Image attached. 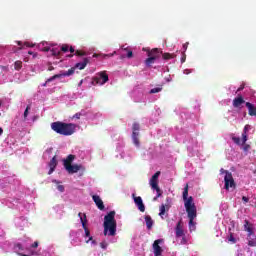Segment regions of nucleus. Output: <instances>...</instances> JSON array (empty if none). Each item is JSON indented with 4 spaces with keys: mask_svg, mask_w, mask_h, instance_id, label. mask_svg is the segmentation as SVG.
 <instances>
[{
    "mask_svg": "<svg viewBox=\"0 0 256 256\" xmlns=\"http://www.w3.org/2000/svg\"><path fill=\"white\" fill-rule=\"evenodd\" d=\"M28 55H33V51H29V52H28Z\"/></svg>",
    "mask_w": 256,
    "mask_h": 256,
    "instance_id": "obj_58",
    "label": "nucleus"
},
{
    "mask_svg": "<svg viewBox=\"0 0 256 256\" xmlns=\"http://www.w3.org/2000/svg\"><path fill=\"white\" fill-rule=\"evenodd\" d=\"M81 224L85 231L86 237H91V232L89 231V228H87V214H84V219L81 218Z\"/></svg>",
    "mask_w": 256,
    "mask_h": 256,
    "instance_id": "obj_15",
    "label": "nucleus"
},
{
    "mask_svg": "<svg viewBox=\"0 0 256 256\" xmlns=\"http://www.w3.org/2000/svg\"><path fill=\"white\" fill-rule=\"evenodd\" d=\"M17 45H19V47L17 48V51H22V49H24L23 46H25V45H24V43H22L21 41H18V42H17Z\"/></svg>",
    "mask_w": 256,
    "mask_h": 256,
    "instance_id": "obj_38",
    "label": "nucleus"
},
{
    "mask_svg": "<svg viewBox=\"0 0 256 256\" xmlns=\"http://www.w3.org/2000/svg\"><path fill=\"white\" fill-rule=\"evenodd\" d=\"M42 87H47V82H45V83L42 85Z\"/></svg>",
    "mask_w": 256,
    "mask_h": 256,
    "instance_id": "obj_59",
    "label": "nucleus"
},
{
    "mask_svg": "<svg viewBox=\"0 0 256 256\" xmlns=\"http://www.w3.org/2000/svg\"><path fill=\"white\" fill-rule=\"evenodd\" d=\"M68 57H73V54L68 55Z\"/></svg>",
    "mask_w": 256,
    "mask_h": 256,
    "instance_id": "obj_60",
    "label": "nucleus"
},
{
    "mask_svg": "<svg viewBox=\"0 0 256 256\" xmlns=\"http://www.w3.org/2000/svg\"><path fill=\"white\" fill-rule=\"evenodd\" d=\"M185 73H186V75H189V73H191V71L185 70Z\"/></svg>",
    "mask_w": 256,
    "mask_h": 256,
    "instance_id": "obj_56",
    "label": "nucleus"
},
{
    "mask_svg": "<svg viewBox=\"0 0 256 256\" xmlns=\"http://www.w3.org/2000/svg\"><path fill=\"white\" fill-rule=\"evenodd\" d=\"M32 249H37V247H39V242L35 241L32 245H31Z\"/></svg>",
    "mask_w": 256,
    "mask_h": 256,
    "instance_id": "obj_44",
    "label": "nucleus"
},
{
    "mask_svg": "<svg viewBox=\"0 0 256 256\" xmlns=\"http://www.w3.org/2000/svg\"><path fill=\"white\" fill-rule=\"evenodd\" d=\"M42 51H44V53H49V51H51V47H44Z\"/></svg>",
    "mask_w": 256,
    "mask_h": 256,
    "instance_id": "obj_46",
    "label": "nucleus"
},
{
    "mask_svg": "<svg viewBox=\"0 0 256 256\" xmlns=\"http://www.w3.org/2000/svg\"><path fill=\"white\" fill-rule=\"evenodd\" d=\"M50 52L52 57H59V55H61V51L57 48L50 49Z\"/></svg>",
    "mask_w": 256,
    "mask_h": 256,
    "instance_id": "obj_29",
    "label": "nucleus"
},
{
    "mask_svg": "<svg viewBox=\"0 0 256 256\" xmlns=\"http://www.w3.org/2000/svg\"><path fill=\"white\" fill-rule=\"evenodd\" d=\"M249 129H251V126L249 124L244 126V130L242 133V145H245V143H247V131H249Z\"/></svg>",
    "mask_w": 256,
    "mask_h": 256,
    "instance_id": "obj_20",
    "label": "nucleus"
},
{
    "mask_svg": "<svg viewBox=\"0 0 256 256\" xmlns=\"http://www.w3.org/2000/svg\"><path fill=\"white\" fill-rule=\"evenodd\" d=\"M93 57H97V54H94Z\"/></svg>",
    "mask_w": 256,
    "mask_h": 256,
    "instance_id": "obj_62",
    "label": "nucleus"
},
{
    "mask_svg": "<svg viewBox=\"0 0 256 256\" xmlns=\"http://www.w3.org/2000/svg\"><path fill=\"white\" fill-rule=\"evenodd\" d=\"M66 171L70 174V175H73V173H79V171H85V168L83 165L81 164H70V165H67L65 167Z\"/></svg>",
    "mask_w": 256,
    "mask_h": 256,
    "instance_id": "obj_7",
    "label": "nucleus"
},
{
    "mask_svg": "<svg viewBox=\"0 0 256 256\" xmlns=\"http://www.w3.org/2000/svg\"><path fill=\"white\" fill-rule=\"evenodd\" d=\"M109 81V75H107V72L103 71L99 73V77L94 78V83L96 85H105Z\"/></svg>",
    "mask_w": 256,
    "mask_h": 256,
    "instance_id": "obj_8",
    "label": "nucleus"
},
{
    "mask_svg": "<svg viewBox=\"0 0 256 256\" xmlns=\"http://www.w3.org/2000/svg\"><path fill=\"white\" fill-rule=\"evenodd\" d=\"M31 110V106L28 105L24 111V121H27V117H29V111Z\"/></svg>",
    "mask_w": 256,
    "mask_h": 256,
    "instance_id": "obj_33",
    "label": "nucleus"
},
{
    "mask_svg": "<svg viewBox=\"0 0 256 256\" xmlns=\"http://www.w3.org/2000/svg\"><path fill=\"white\" fill-rule=\"evenodd\" d=\"M70 53H75V48H73V46H71L70 48H68Z\"/></svg>",
    "mask_w": 256,
    "mask_h": 256,
    "instance_id": "obj_51",
    "label": "nucleus"
},
{
    "mask_svg": "<svg viewBox=\"0 0 256 256\" xmlns=\"http://www.w3.org/2000/svg\"><path fill=\"white\" fill-rule=\"evenodd\" d=\"M52 131L58 133V135H64V137H69L75 133L77 125L73 123H65L61 121L53 122L51 124Z\"/></svg>",
    "mask_w": 256,
    "mask_h": 256,
    "instance_id": "obj_2",
    "label": "nucleus"
},
{
    "mask_svg": "<svg viewBox=\"0 0 256 256\" xmlns=\"http://www.w3.org/2000/svg\"><path fill=\"white\" fill-rule=\"evenodd\" d=\"M14 247H15V249H19V251H23V244L22 243H16L15 245H14Z\"/></svg>",
    "mask_w": 256,
    "mask_h": 256,
    "instance_id": "obj_37",
    "label": "nucleus"
},
{
    "mask_svg": "<svg viewBox=\"0 0 256 256\" xmlns=\"http://www.w3.org/2000/svg\"><path fill=\"white\" fill-rule=\"evenodd\" d=\"M3 134V129L0 127V136Z\"/></svg>",
    "mask_w": 256,
    "mask_h": 256,
    "instance_id": "obj_57",
    "label": "nucleus"
},
{
    "mask_svg": "<svg viewBox=\"0 0 256 256\" xmlns=\"http://www.w3.org/2000/svg\"><path fill=\"white\" fill-rule=\"evenodd\" d=\"M224 189L229 191V187L235 189V179H233V174L231 172H227V175L224 177Z\"/></svg>",
    "mask_w": 256,
    "mask_h": 256,
    "instance_id": "obj_6",
    "label": "nucleus"
},
{
    "mask_svg": "<svg viewBox=\"0 0 256 256\" xmlns=\"http://www.w3.org/2000/svg\"><path fill=\"white\" fill-rule=\"evenodd\" d=\"M148 57H152L154 59H160L161 55H163V51L158 48H153L152 50L147 52Z\"/></svg>",
    "mask_w": 256,
    "mask_h": 256,
    "instance_id": "obj_10",
    "label": "nucleus"
},
{
    "mask_svg": "<svg viewBox=\"0 0 256 256\" xmlns=\"http://www.w3.org/2000/svg\"><path fill=\"white\" fill-rule=\"evenodd\" d=\"M126 57H128V59H131V57H133V51L129 50L126 54Z\"/></svg>",
    "mask_w": 256,
    "mask_h": 256,
    "instance_id": "obj_43",
    "label": "nucleus"
},
{
    "mask_svg": "<svg viewBox=\"0 0 256 256\" xmlns=\"http://www.w3.org/2000/svg\"><path fill=\"white\" fill-rule=\"evenodd\" d=\"M89 64V58H84V60L82 62H78L75 65V69H80V71H83V69H85L87 67V65Z\"/></svg>",
    "mask_w": 256,
    "mask_h": 256,
    "instance_id": "obj_18",
    "label": "nucleus"
},
{
    "mask_svg": "<svg viewBox=\"0 0 256 256\" xmlns=\"http://www.w3.org/2000/svg\"><path fill=\"white\" fill-rule=\"evenodd\" d=\"M166 209H167V211H169V206H167L165 204H162L160 206V213H159L160 217H163V215H165Z\"/></svg>",
    "mask_w": 256,
    "mask_h": 256,
    "instance_id": "obj_27",
    "label": "nucleus"
},
{
    "mask_svg": "<svg viewBox=\"0 0 256 256\" xmlns=\"http://www.w3.org/2000/svg\"><path fill=\"white\" fill-rule=\"evenodd\" d=\"M89 241H93V236H89V239L86 241V243H89Z\"/></svg>",
    "mask_w": 256,
    "mask_h": 256,
    "instance_id": "obj_54",
    "label": "nucleus"
},
{
    "mask_svg": "<svg viewBox=\"0 0 256 256\" xmlns=\"http://www.w3.org/2000/svg\"><path fill=\"white\" fill-rule=\"evenodd\" d=\"M242 201H244V203H249V198H247V196H243Z\"/></svg>",
    "mask_w": 256,
    "mask_h": 256,
    "instance_id": "obj_49",
    "label": "nucleus"
},
{
    "mask_svg": "<svg viewBox=\"0 0 256 256\" xmlns=\"http://www.w3.org/2000/svg\"><path fill=\"white\" fill-rule=\"evenodd\" d=\"M228 241L233 244L237 243V239H235V236H233V232H231V228H229Z\"/></svg>",
    "mask_w": 256,
    "mask_h": 256,
    "instance_id": "obj_28",
    "label": "nucleus"
},
{
    "mask_svg": "<svg viewBox=\"0 0 256 256\" xmlns=\"http://www.w3.org/2000/svg\"><path fill=\"white\" fill-rule=\"evenodd\" d=\"M133 197L134 203L135 205H137L139 211H141V213H145V204H143V199L141 198V196L135 197V194H133Z\"/></svg>",
    "mask_w": 256,
    "mask_h": 256,
    "instance_id": "obj_11",
    "label": "nucleus"
},
{
    "mask_svg": "<svg viewBox=\"0 0 256 256\" xmlns=\"http://www.w3.org/2000/svg\"><path fill=\"white\" fill-rule=\"evenodd\" d=\"M78 217H80V221H81V219H83L85 221V214L79 212Z\"/></svg>",
    "mask_w": 256,
    "mask_h": 256,
    "instance_id": "obj_47",
    "label": "nucleus"
},
{
    "mask_svg": "<svg viewBox=\"0 0 256 256\" xmlns=\"http://www.w3.org/2000/svg\"><path fill=\"white\" fill-rule=\"evenodd\" d=\"M242 145H244V147H243V151H248L249 149H251V145H249V144H242Z\"/></svg>",
    "mask_w": 256,
    "mask_h": 256,
    "instance_id": "obj_41",
    "label": "nucleus"
},
{
    "mask_svg": "<svg viewBox=\"0 0 256 256\" xmlns=\"http://www.w3.org/2000/svg\"><path fill=\"white\" fill-rule=\"evenodd\" d=\"M160 243H163L162 239L155 240L153 243L154 255L155 256H163V248L159 246Z\"/></svg>",
    "mask_w": 256,
    "mask_h": 256,
    "instance_id": "obj_9",
    "label": "nucleus"
},
{
    "mask_svg": "<svg viewBox=\"0 0 256 256\" xmlns=\"http://www.w3.org/2000/svg\"><path fill=\"white\" fill-rule=\"evenodd\" d=\"M24 47H35V44L30 42H24Z\"/></svg>",
    "mask_w": 256,
    "mask_h": 256,
    "instance_id": "obj_42",
    "label": "nucleus"
},
{
    "mask_svg": "<svg viewBox=\"0 0 256 256\" xmlns=\"http://www.w3.org/2000/svg\"><path fill=\"white\" fill-rule=\"evenodd\" d=\"M246 107L248 109V114L250 117H256V106L250 102H246Z\"/></svg>",
    "mask_w": 256,
    "mask_h": 256,
    "instance_id": "obj_16",
    "label": "nucleus"
},
{
    "mask_svg": "<svg viewBox=\"0 0 256 256\" xmlns=\"http://www.w3.org/2000/svg\"><path fill=\"white\" fill-rule=\"evenodd\" d=\"M187 47H189V42H186L185 44H183L184 51H186Z\"/></svg>",
    "mask_w": 256,
    "mask_h": 256,
    "instance_id": "obj_50",
    "label": "nucleus"
},
{
    "mask_svg": "<svg viewBox=\"0 0 256 256\" xmlns=\"http://www.w3.org/2000/svg\"><path fill=\"white\" fill-rule=\"evenodd\" d=\"M232 141H234L236 145H243V143H241V138L239 137H232Z\"/></svg>",
    "mask_w": 256,
    "mask_h": 256,
    "instance_id": "obj_34",
    "label": "nucleus"
},
{
    "mask_svg": "<svg viewBox=\"0 0 256 256\" xmlns=\"http://www.w3.org/2000/svg\"><path fill=\"white\" fill-rule=\"evenodd\" d=\"M227 173H229L228 170H225V169H223V168L220 169V174H221V175H223V174L227 175Z\"/></svg>",
    "mask_w": 256,
    "mask_h": 256,
    "instance_id": "obj_45",
    "label": "nucleus"
},
{
    "mask_svg": "<svg viewBox=\"0 0 256 256\" xmlns=\"http://www.w3.org/2000/svg\"><path fill=\"white\" fill-rule=\"evenodd\" d=\"M243 89H245V86H240L237 91H243Z\"/></svg>",
    "mask_w": 256,
    "mask_h": 256,
    "instance_id": "obj_53",
    "label": "nucleus"
},
{
    "mask_svg": "<svg viewBox=\"0 0 256 256\" xmlns=\"http://www.w3.org/2000/svg\"><path fill=\"white\" fill-rule=\"evenodd\" d=\"M75 161V155L69 154L67 158L64 160V169L67 167V165H71Z\"/></svg>",
    "mask_w": 256,
    "mask_h": 256,
    "instance_id": "obj_21",
    "label": "nucleus"
},
{
    "mask_svg": "<svg viewBox=\"0 0 256 256\" xmlns=\"http://www.w3.org/2000/svg\"><path fill=\"white\" fill-rule=\"evenodd\" d=\"M244 230L247 231L248 234L253 233V227L251 223H249V220L244 221Z\"/></svg>",
    "mask_w": 256,
    "mask_h": 256,
    "instance_id": "obj_22",
    "label": "nucleus"
},
{
    "mask_svg": "<svg viewBox=\"0 0 256 256\" xmlns=\"http://www.w3.org/2000/svg\"><path fill=\"white\" fill-rule=\"evenodd\" d=\"M155 61H157L155 58L148 56V58L145 60V65L147 67H151V65H153V63H155Z\"/></svg>",
    "mask_w": 256,
    "mask_h": 256,
    "instance_id": "obj_25",
    "label": "nucleus"
},
{
    "mask_svg": "<svg viewBox=\"0 0 256 256\" xmlns=\"http://www.w3.org/2000/svg\"><path fill=\"white\" fill-rule=\"evenodd\" d=\"M57 189H58V191H60V193H63V192L65 191V186H63V185H58V186H57Z\"/></svg>",
    "mask_w": 256,
    "mask_h": 256,
    "instance_id": "obj_40",
    "label": "nucleus"
},
{
    "mask_svg": "<svg viewBox=\"0 0 256 256\" xmlns=\"http://www.w3.org/2000/svg\"><path fill=\"white\" fill-rule=\"evenodd\" d=\"M55 79H61V75L60 74H55L54 76L48 78L46 80V83H51V81H55Z\"/></svg>",
    "mask_w": 256,
    "mask_h": 256,
    "instance_id": "obj_32",
    "label": "nucleus"
},
{
    "mask_svg": "<svg viewBox=\"0 0 256 256\" xmlns=\"http://www.w3.org/2000/svg\"><path fill=\"white\" fill-rule=\"evenodd\" d=\"M161 91H163V87L160 86V87L151 89L149 93L150 95H153L155 93H161Z\"/></svg>",
    "mask_w": 256,
    "mask_h": 256,
    "instance_id": "obj_31",
    "label": "nucleus"
},
{
    "mask_svg": "<svg viewBox=\"0 0 256 256\" xmlns=\"http://www.w3.org/2000/svg\"><path fill=\"white\" fill-rule=\"evenodd\" d=\"M145 221H146L147 229H152L153 228V218H151V216L147 215V216H145Z\"/></svg>",
    "mask_w": 256,
    "mask_h": 256,
    "instance_id": "obj_23",
    "label": "nucleus"
},
{
    "mask_svg": "<svg viewBox=\"0 0 256 256\" xmlns=\"http://www.w3.org/2000/svg\"><path fill=\"white\" fill-rule=\"evenodd\" d=\"M49 167H50V170L48 172V175H51L55 169L57 168V156H54L50 162H49Z\"/></svg>",
    "mask_w": 256,
    "mask_h": 256,
    "instance_id": "obj_17",
    "label": "nucleus"
},
{
    "mask_svg": "<svg viewBox=\"0 0 256 256\" xmlns=\"http://www.w3.org/2000/svg\"><path fill=\"white\" fill-rule=\"evenodd\" d=\"M74 73H75V67H72L68 71L60 73V75L61 77H71V75H73Z\"/></svg>",
    "mask_w": 256,
    "mask_h": 256,
    "instance_id": "obj_24",
    "label": "nucleus"
},
{
    "mask_svg": "<svg viewBox=\"0 0 256 256\" xmlns=\"http://www.w3.org/2000/svg\"><path fill=\"white\" fill-rule=\"evenodd\" d=\"M161 175V171H157L150 179L149 185L153 189V191H156L157 197L154 198V201H157L158 197H161L162 192L161 188H159V176Z\"/></svg>",
    "mask_w": 256,
    "mask_h": 256,
    "instance_id": "obj_4",
    "label": "nucleus"
},
{
    "mask_svg": "<svg viewBox=\"0 0 256 256\" xmlns=\"http://www.w3.org/2000/svg\"><path fill=\"white\" fill-rule=\"evenodd\" d=\"M54 70H55V67H53L52 65H49L48 71H54Z\"/></svg>",
    "mask_w": 256,
    "mask_h": 256,
    "instance_id": "obj_52",
    "label": "nucleus"
},
{
    "mask_svg": "<svg viewBox=\"0 0 256 256\" xmlns=\"http://www.w3.org/2000/svg\"><path fill=\"white\" fill-rule=\"evenodd\" d=\"M100 247L102 249H107V243H105V242L100 243Z\"/></svg>",
    "mask_w": 256,
    "mask_h": 256,
    "instance_id": "obj_48",
    "label": "nucleus"
},
{
    "mask_svg": "<svg viewBox=\"0 0 256 256\" xmlns=\"http://www.w3.org/2000/svg\"><path fill=\"white\" fill-rule=\"evenodd\" d=\"M176 231V237H183L185 235V232L183 231V222L180 220L175 228Z\"/></svg>",
    "mask_w": 256,
    "mask_h": 256,
    "instance_id": "obj_14",
    "label": "nucleus"
},
{
    "mask_svg": "<svg viewBox=\"0 0 256 256\" xmlns=\"http://www.w3.org/2000/svg\"><path fill=\"white\" fill-rule=\"evenodd\" d=\"M52 183H56V185H59V181L57 180H52Z\"/></svg>",
    "mask_w": 256,
    "mask_h": 256,
    "instance_id": "obj_55",
    "label": "nucleus"
},
{
    "mask_svg": "<svg viewBox=\"0 0 256 256\" xmlns=\"http://www.w3.org/2000/svg\"><path fill=\"white\" fill-rule=\"evenodd\" d=\"M141 129V126L139 125V123L134 122L132 125V140L133 143L136 147H139L140 142H139V130Z\"/></svg>",
    "mask_w": 256,
    "mask_h": 256,
    "instance_id": "obj_5",
    "label": "nucleus"
},
{
    "mask_svg": "<svg viewBox=\"0 0 256 256\" xmlns=\"http://www.w3.org/2000/svg\"><path fill=\"white\" fill-rule=\"evenodd\" d=\"M61 51H63V53H67V51H69V45L67 44L62 45Z\"/></svg>",
    "mask_w": 256,
    "mask_h": 256,
    "instance_id": "obj_36",
    "label": "nucleus"
},
{
    "mask_svg": "<svg viewBox=\"0 0 256 256\" xmlns=\"http://www.w3.org/2000/svg\"><path fill=\"white\" fill-rule=\"evenodd\" d=\"M92 199H93L94 203L96 204V206L98 207V209H100V211H103V209H105L103 200H101V197H99V195H93Z\"/></svg>",
    "mask_w": 256,
    "mask_h": 256,
    "instance_id": "obj_13",
    "label": "nucleus"
},
{
    "mask_svg": "<svg viewBox=\"0 0 256 256\" xmlns=\"http://www.w3.org/2000/svg\"><path fill=\"white\" fill-rule=\"evenodd\" d=\"M75 55L77 56V57H84V55H87L85 52H83V51H80V50H76L75 51Z\"/></svg>",
    "mask_w": 256,
    "mask_h": 256,
    "instance_id": "obj_35",
    "label": "nucleus"
},
{
    "mask_svg": "<svg viewBox=\"0 0 256 256\" xmlns=\"http://www.w3.org/2000/svg\"><path fill=\"white\" fill-rule=\"evenodd\" d=\"M162 57H163L164 61H169V59H173V57H175V55H173L171 53H164V54H162Z\"/></svg>",
    "mask_w": 256,
    "mask_h": 256,
    "instance_id": "obj_30",
    "label": "nucleus"
},
{
    "mask_svg": "<svg viewBox=\"0 0 256 256\" xmlns=\"http://www.w3.org/2000/svg\"><path fill=\"white\" fill-rule=\"evenodd\" d=\"M244 103L245 99H243V96L239 95L238 97L234 98L232 105L235 109H241Z\"/></svg>",
    "mask_w": 256,
    "mask_h": 256,
    "instance_id": "obj_12",
    "label": "nucleus"
},
{
    "mask_svg": "<svg viewBox=\"0 0 256 256\" xmlns=\"http://www.w3.org/2000/svg\"><path fill=\"white\" fill-rule=\"evenodd\" d=\"M92 243L95 244L96 243L95 240H92Z\"/></svg>",
    "mask_w": 256,
    "mask_h": 256,
    "instance_id": "obj_61",
    "label": "nucleus"
},
{
    "mask_svg": "<svg viewBox=\"0 0 256 256\" xmlns=\"http://www.w3.org/2000/svg\"><path fill=\"white\" fill-rule=\"evenodd\" d=\"M23 67V62L21 60H17L15 63H14V69L15 71H21Z\"/></svg>",
    "mask_w": 256,
    "mask_h": 256,
    "instance_id": "obj_26",
    "label": "nucleus"
},
{
    "mask_svg": "<svg viewBox=\"0 0 256 256\" xmlns=\"http://www.w3.org/2000/svg\"><path fill=\"white\" fill-rule=\"evenodd\" d=\"M104 235L115 237L117 235V220H115V211H110L104 216Z\"/></svg>",
    "mask_w": 256,
    "mask_h": 256,
    "instance_id": "obj_3",
    "label": "nucleus"
},
{
    "mask_svg": "<svg viewBox=\"0 0 256 256\" xmlns=\"http://www.w3.org/2000/svg\"><path fill=\"white\" fill-rule=\"evenodd\" d=\"M81 115H83V114H81V112H78L73 115L72 119H81Z\"/></svg>",
    "mask_w": 256,
    "mask_h": 256,
    "instance_id": "obj_39",
    "label": "nucleus"
},
{
    "mask_svg": "<svg viewBox=\"0 0 256 256\" xmlns=\"http://www.w3.org/2000/svg\"><path fill=\"white\" fill-rule=\"evenodd\" d=\"M183 201L184 207L186 209V213L189 219V229L190 231H195V219L197 217V206H195V202H193V197H189V184H186L183 190Z\"/></svg>",
    "mask_w": 256,
    "mask_h": 256,
    "instance_id": "obj_1",
    "label": "nucleus"
},
{
    "mask_svg": "<svg viewBox=\"0 0 256 256\" xmlns=\"http://www.w3.org/2000/svg\"><path fill=\"white\" fill-rule=\"evenodd\" d=\"M247 241H248L249 247H256V236H255V233L252 232L251 234H248Z\"/></svg>",
    "mask_w": 256,
    "mask_h": 256,
    "instance_id": "obj_19",
    "label": "nucleus"
}]
</instances>
